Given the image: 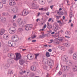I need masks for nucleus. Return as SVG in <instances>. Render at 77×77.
<instances>
[{
  "mask_svg": "<svg viewBox=\"0 0 77 77\" xmlns=\"http://www.w3.org/2000/svg\"><path fill=\"white\" fill-rule=\"evenodd\" d=\"M33 25L32 24L27 25L25 26V29L26 30H30L32 29Z\"/></svg>",
  "mask_w": 77,
  "mask_h": 77,
  "instance_id": "f257e3e1",
  "label": "nucleus"
},
{
  "mask_svg": "<svg viewBox=\"0 0 77 77\" xmlns=\"http://www.w3.org/2000/svg\"><path fill=\"white\" fill-rule=\"evenodd\" d=\"M15 54L16 57V58H14V60H18V59H21V55L20 53H15Z\"/></svg>",
  "mask_w": 77,
  "mask_h": 77,
  "instance_id": "f03ea898",
  "label": "nucleus"
},
{
  "mask_svg": "<svg viewBox=\"0 0 77 77\" xmlns=\"http://www.w3.org/2000/svg\"><path fill=\"white\" fill-rule=\"evenodd\" d=\"M54 65V62L52 60H51L48 63V65L50 66V68H52V67Z\"/></svg>",
  "mask_w": 77,
  "mask_h": 77,
  "instance_id": "7ed1b4c3",
  "label": "nucleus"
},
{
  "mask_svg": "<svg viewBox=\"0 0 77 77\" xmlns=\"http://www.w3.org/2000/svg\"><path fill=\"white\" fill-rule=\"evenodd\" d=\"M16 31V29L15 27H11V29L9 30V32L10 33H14V32H15Z\"/></svg>",
  "mask_w": 77,
  "mask_h": 77,
  "instance_id": "20e7f679",
  "label": "nucleus"
},
{
  "mask_svg": "<svg viewBox=\"0 0 77 77\" xmlns=\"http://www.w3.org/2000/svg\"><path fill=\"white\" fill-rule=\"evenodd\" d=\"M8 57H10L11 59H14L15 58V55L12 53H9L8 54Z\"/></svg>",
  "mask_w": 77,
  "mask_h": 77,
  "instance_id": "39448f33",
  "label": "nucleus"
},
{
  "mask_svg": "<svg viewBox=\"0 0 77 77\" xmlns=\"http://www.w3.org/2000/svg\"><path fill=\"white\" fill-rule=\"evenodd\" d=\"M6 18L5 17H1L0 18V21L2 23H5L6 21Z\"/></svg>",
  "mask_w": 77,
  "mask_h": 77,
  "instance_id": "423d86ee",
  "label": "nucleus"
},
{
  "mask_svg": "<svg viewBox=\"0 0 77 77\" xmlns=\"http://www.w3.org/2000/svg\"><path fill=\"white\" fill-rule=\"evenodd\" d=\"M30 69L32 71L34 72L35 71L36 69V67L34 66H31Z\"/></svg>",
  "mask_w": 77,
  "mask_h": 77,
  "instance_id": "0eeeda50",
  "label": "nucleus"
},
{
  "mask_svg": "<svg viewBox=\"0 0 77 77\" xmlns=\"http://www.w3.org/2000/svg\"><path fill=\"white\" fill-rule=\"evenodd\" d=\"M9 35H8V34H5L4 35L3 38L4 39L6 40L9 38Z\"/></svg>",
  "mask_w": 77,
  "mask_h": 77,
  "instance_id": "6e6552de",
  "label": "nucleus"
},
{
  "mask_svg": "<svg viewBox=\"0 0 77 77\" xmlns=\"http://www.w3.org/2000/svg\"><path fill=\"white\" fill-rule=\"evenodd\" d=\"M8 45L11 47H13V42L11 41H8Z\"/></svg>",
  "mask_w": 77,
  "mask_h": 77,
  "instance_id": "1a4fd4ad",
  "label": "nucleus"
},
{
  "mask_svg": "<svg viewBox=\"0 0 77 77\" xmlns=\"http://www.w3.org/2000/svg\"><path fill=\"white\" fill-rule=\"evenodd\" d=\"M17 22L19 26H20V25H21V24H22V23H23V21L21 20V19H19L17 21Z\"/></svg>",
  "mask_w": 77,
  "mask_h": 77,
  "instance_id": "9d476101",
  "label": "nucleus"
},
{
  "mask_svg": "<svg viewBox=\"0 0 77 77\" xmlns=\"http://www.w3.org/2000/svg\"><path fill=\"white\" fill-rule=\"evenodd\" d=\"M7 62L9 64H12V60L10 59H8L7 60Z\"/></svg>",
  "mask_w": 77,
  "mask_h": 77,
  "instance_id": "9b49d317",
  "label": "nucleus"
},
{
  "mask_svg": "<svg viewBox=\"0 0 77 77\" xmlns=\"http://www.w3.org/2000/svg\"><path fill=\"white\" fill-rule=\"evenodd\" d=\"M47 24L48 26L47 28L49 29H52V26L51 25H50V23H48Z\"/></svg>",
  "mask_w": 77,
  "mask_h": 77,
  "instance_id": "f8f14e48",
  "label": "nucleus"
},
{
  "mask_svg": "<svg viewBox=\"0 0 77 77\" xmlns=\"http://www.w3.org/2000/svg\"><path fill=\"white\" fill-rule=\"evenodd\" d=\"M73 58L75 60H77V56L76 54H74L73 55Z\"/></svg>",
  "mask_w": 77,
  "mask_h": 77,
  "instance_id": "ddd939ff",
  "label": "nucleus"
},
{
  "mask_svg": "<svg viewBox=\"0 0 77 77\" xmlns=\"http://www.w3.org/2000/svg\"><path fill=\"white\" fill-rule=\"evenodd\" d=\"M73 50H74V49L72 48H71L70 49V50H69V52L70 54H71L73 53Z\"/></svg>",
  "mask_w": 77,
  "mask_h": 77,
  "instance_id": "4468645a",
  "label": "nucleus"
},
{
  "mask_svg": "<svg viewBox=\"0 0 77 77\" xmlns=\"http://www.w3.org/2000/svg\"><path fill=\"white\" fill-rule=\"evenodd\" d=\"M19 63L21 65H23V63H24V60H19Z\"/></svg>",
  "mask_w": 77,
  "mask_h": 77,
  "instance_id": "2eb2a0df",
  "label": "nucleus"
},
{
  "mask_svg": "<svg viewBox=\"0 0 77 77\" xmlns=\"http://www.w3.org/2000/svg\"><path fill=\"white\" fill-rule=\"evenodd\" d=\"M17 11H18V9L17 8H14L12 10V11H13L14 13H16Z\"/></svg>",
  "mask_w": 77,
  "mask_h": 77,
  "instance_id": "dca6fc26",
  "label": "nucleus"
},
{
  "mask_svg": "<svg viewBox=\"0 0 77 77\" xmlns=\"http://www.w3.org/2000/svg\"><path fill=\"white\" fill-rule=\"evenodd\" d=\"M30 75L32 77H38L39 76H35V73L33 72H31L30 73Z\"/></svg>",
  "mask_w": 77,
  "mask_h": 77,
  "instance_id": "f3484780",
  "label": "nucleus"
},
{
  "mask_svg": "<svg viewBox=\"0 0 77 77\" xmlns=\"http://www.w3.org/2000/svg\"><path fill=\"white\" fill-rule=\"evenodd\" d=\"M5 29H2L1 30V35H3V34H4V33H5Z\"/></svg>",
  "mask_w": 77,
  "mask_h": 77,
  "instance_id": "a211bd4d",
  "label": "nucleus"
},
{
  "mask_svg": "<svg viewBox=\"0 0 77 77\" xmlns=\"http://www.w3.org/2000/svg\"><path fill=\"white\" fill-rule=\"evenodd\" d=\"M48 69V66H47L46 65H45L43 66V69H46V70H47Z\"/></svg>",
  "mask_w": 77,
  "mask_h": 77,
  "instance_id": "6ab92c4d",
  "label": "nucleus"
},
{
  "mask_svg": "<svg viewBox=\"0 0 77 77\" xmlns=\"http://www.w3.org/2000/svg\"><path fill=\"white\" fill-rule=\"evenodd\" d=\"M75 68H73L74 72H76L77 71V66H75Z\"/></svg>",
  "mask_w": 77,
  "mask_h": 77,
  "instance_id": "aec40b11",
  "label": "nucleus"
},
{
  "mask_svg": "<svg viewBox=\"0 0 77 77\" xmlns=\"http://www.w3.org/2000/svg\"><path fill=\"white\" fill-rule=\"evenodd\" d=\"M66 34H67V35H70V34H71V32L70 31H67L65 32Z\"/></svg>",
  "mask_w": 77,
  "mask_h": 77,
  "instance_id": "412c9836",
  "label": "nucleus"
},
{
  "mask_svg": "<svg viewBox=\"0 0 77 77\" xmlns=\"http://www.w3.org/2000/svg\"><path fill=\"white\" fill-rule=\"evenodd\" d=\"M63 38H64L63 37H59L58 38V39L59 40V41H63Z\"/></svg>",
  "mask_w": 77,
  "mask_h": 77,
  "instance_id": "4be33fe9",
  "label": "nucleus"
},
{
  "mask_svg": "<svg viewBox=\"0 0 77 77\" xmlns=\"http://www.w3.org/2000/svg\"><path fill=\"white\" fill-rule=\"evenodd\" d=\"M46 56L47 57H50V53L48 52H46Z\"/></svg>",
  "mask_w": 77,
  "mask_h": 77,
  "instance_id": "5701e85b",
  "label": "nucleus"
},
{
  "mask_svg": "<svg viewBox=\"0 0 77 77\" xmlns=\"http://www.w3.org/2000/svg\"><path fill=\"white\" fill-rule=\"evenodd\" d=\"M35 59H37V57L39 55V54H35Z\"/></svg>",
  "mask_w": 77,
  "mask_h": 77,
  "instance_id": "b1692460",
  "label": "nucleus"
},
{
  "mask_svg": "<svg viewBox=\"0 0 77 77\" xmlns=\"http://www.w3.org/2000/svg\"><path fill=\"white\" fill-rule=\"evenodd\" d=\"M63 68L64 69V71H65L66 69H67V70H68V66H63Z\"/></svg>",
  "mask_w": 77,
  "mask_h": 77,
  "instance_id": "393cba45",
  "label": "nucleus"
},
{
  "mask_svg": "<svg viewBox=\"0 0 77 77\" xmlns=\"http://www.w3.org/2000/svg\"><path fill=\"white\" fill-rule=\"evenodd\" d=\"M8 73L9 74H13V72H12V71L9 70Z\"/></svg>",
  "mask_w": 77,
  "mask_h": 77,
  "instance_id": "a878e982",
  "label": "nucleus"
},
{
  "mask_svg": "<svg viewBox=\"0 0 77 77\" xmlns=\"http://www.w3.org/2000/svg\"><path fill=\"white\" fill-rule=\"evenodd\" d=\"M64 45L65 47H69V45H70V44L68 43H65L64 44Z\"/></svg>",
  "mask_w": 77,
  "mask_h": 77,
  "instance_id": "bb28decb",
  "label": "nucleus"
},
{
  "mask_svg": "<svg viewBox=\"0 0 77 77\" xmlns=\"http://www.w3.org/2000/svg\"><path fill=\"white\" fill-rule=\"evenodd\" d=\"M39 3L40 4V5H44L45 4L44 2L43 1H40L39 2Z\"/></svg>",
  "mask_w": 77,
  "mask_h": 77,
  "instance_id": "cd10ccee",
  "label": "nucleus"
},
{
  "mask_svg": "<svg viewBox=\"0 0 77 77\" xmlns=\"http://www.w3.org/2000/svg\"><path fill=\"white\" fill-rule=\"evenodd\" d=\"M6 0H2V3L3 4H6Z\"/></svg>",
  "mask_w": 77,
  "mask_h": 77,
  "instance_id": "c85d7f7f",
  "label": "nucleus"
},
{
  "mask_svg": "<svg viewBox=\"0 0 77 77\" xmlns=\"http://www.w3.org/2000/svg\"><path fill=\"white\" fill-rule=\"evenodd\" d=\"M13 2V1L12 0H10L9 2V5H12V3Z\"/></svg>",
  "mask_w": 77,
  "mask_h": 77,
  "instance_id": "c756f323",
  "label": "nucleus"
},
{
  "mask_svg": "<svg viewBox=\"0 0 77 77\" xmlns=\"http://www.w3.org/2000/svg\"><path fill=\"white\" fill-rule=\"evenodd\" d=\"M29 59V57H28L26 56H25L24 57V59L25 60H27V59Z\"/></svg>",
  "mask_w": 77,
  "mask_h": 77,
  "instance_id": "7c9ffc66",
  "label": "nucleus"
},
{
  "mask_svg": "<svg viewBox=\"0 0 77 77\" xmlns=\"http://www.w3.org/2000/svg\"><path fill=\"white\" fill-rule=\"evenodd\" d=\"M72 13L71 12L69 14V17L70 18H72Z\"/></svg>",
  "mask_w": 77,
  "mask_h": 77,
  "instance_id": "2f4dec72",
  "label": "nucleus"
},
{
  "mask_svg": "<svg viewBox=\"0 0 77 77\" xmlns=\"http://www.w3.org/2000/svg\"><path fill=\"white\" fill-rule=\"evenodd\" d=\"M3 15L4 16H8V15H9V14L8 13H3Z\"/></svg>",
  "mask_w": 77,
  "mask_h": 77,
  "instance_id": "473e14b6",
  "label": "nucleus"
},
{
  "mask_svg": "<svg viewBox=\"0 0 77 77\" xmlns=\"http://www.w3.org/2000/svg\"><path fill=\"white\" fill-rule=\"evenodd\" d=\"M10 64L9 63H7L6 64V66L7 67V68H9V67L10 65H9Z\"/></svg>",
  "mask_w": 77,
  "mask_h": 77,
  "instance_id": "72a5a7b5",
  "label": "nucleus"
},
{
  "mask_svg": "<svg viewBox=\"0 0 77 77\" xmlns=\"http://www.w3.org/2000/svg\"><path fill=\"white\" fill-rule=\"evenodd\" d=\"M56 17L57 20H59V18L61 17V16H56Z\"/></svg>",
  "mask_w": 77,
  "mask_h": 77,
  "instance_id": "f704fd0d",
  "label": "nucleus"
},
{
  "mask_svg": "<svg viewBox=\"0 0 77 77\" xmlns=\"http://www.w3.org/2000/svg\"><path fill=\"white\" fill-rule=\"evenodd\" d=\"M16 4V3L14 2H13L11 4V5H10V6H14V5H15Z\"/></svg>",
  "mask_w": 77,
  "mask_h": 77,
  "instance_id": "c9c22d12",
  "label": "nucleus"
},
{
  "mask_svg": "<svg viewBox=\"0 0 77 77\" xmlns=\"http://www.w3.org/2000/svg\"><path fill=\"white\" fill-rule=\"evenodd\" d=\"M19 73L20 74H23V71H22V70H20V71L19 72Z\"/></svg>",
  "mask_w": 77,
  "mask_h": 77,
  "instance_id": "e433bc0d",
  "label": "nucleus"
},
{
  "mask_svg": "<svg viewBox=\"0 0 77 77\" xmlns=\"http://www.w3.org/2000/svg\"><path fill=\"white\" fill-rule=\"evenodd\" d=\"M29 12L28 13H27L26 14V11H25V12H24V14H23V12L22 13V15H27V14H29ZM25 14H26L25 15Z\"/></svg>",
  "mask_w": 77,
  "mask_h": 77,
  "instance_id": "4c0bfd02",
  "label": "nucleus"
},
{
  "mask_svg": "<svg viewBox=\"0 0 77 77\" xmlns=\"http://www.w3.org/2000/svg\"><path fill=\"white\" fill-rule=\"evenodd\" d=\"M15 39V41H16V42H17V41H18V37H16V39Z\"/></svg>",
  "mask_w": 77,
  "mask_h": 77,
  "instance_id": "58836bf2",
  "label": "nucleus"
},
{
  "mask_svg": "<svg viewBox=\"0 0 77 77\" xmlns=\"http://www.w3.org/2000/svg\"><path fill=\"white\" fill-rule=\"evenodd\" d=\"M18 30L21 32H22L23 31V29H22L21 28H19L18 29Z\"/></svg>",
  "mask_w": 77,
  "mask_h": 77,
  "instance_id": "ea45409f",
  "label": "nucleus"
},
{
  "mask_svg": "<svg viewBox=\"0 0 77 77\" xmlns=\"http://www.w3.org/2000/svg\"><path fill=\"white\" fill-rule=\"evenodd\" d=\"M32 7H35V6H36V5H35V3H32Z\"/></svg>",
  "mask_w": 77,
  "mask_h": 77,
  "instance_id": "a19ab883",
  "label": "nucleus"
},
{
  "mask_svg": "<svg viewBox=\"0 0 77 77\" xmlns=\"http://www.w3.org/2000/svg\"><path fill=\"white\" fill-rule=\"evenodd\" d=\"M54 30H55V32H56L57 30V27H54Z\"/></svg>",
  "mask_w": 77,
  "mask_h": 77,
  "instance_id": "79ce46f5",
  "label": "nucleus"
},
{
  "mask_svg": "<svg viewBox=\"0 0 77 77\" xmlns=\"http://www.w3.org/2000/svg\"><path fill=\"white\" fill-rule=\"evenodd\" d=\"M47 1L48 3H51L52 2V0H47Z\"/></svg>",
  "mask_w": 77,
  "mask_h": 77,
  "instance_id": "37998d69",
  "label": "nucleus"
},
{
  "mask_svg": "<svg viewBox=\"0 0 77 77\" xmlns=\"http://www.w3.org/2000/svg\"><path fill=\"white\" fill-rule=\"evenodd\" d=\"M58 75H61L62 74V72L61 71H59L58 73Z\"/></svg>",
  "mask_w": 77,
  "mask_h": 77,
  "instance_id": "c03bdc74",
  "label": "nucleus"
},
{
  "mask_svg": "<svg viewBox=\"0 0 77 77\" xmlns=\"http://www.w3.org/2000/svg\"><path fill=\"white\" fill-rule=\"evenodd\" d=\"M46 27H47V25L46 24H45L44 26L43 27V29H45L46 28Z\"/></svg>",
  "mask_w": 77,
  "mask_h": 77,
  "instance_id": "a18cd8bd",
  "label": "nucleus"
},
{
  "mask_svg": "<svg viewBox=\"0 0 77 77\" xmlns=\"http://www.w3.org/2000/svg\"><path fill=\"white\" fill-rule=\"evenodd\" d=\"M60 12H61L60 11V12H59V11H57V14H58V15H60Z\"/></svg>",
  "mask_w": 77,
  "mask_h": 77,
  "instance_id": "49530a36",
  "label": "nucleus"
},
{
  "mask_svg": "<svg viewBox=\"0 0 77 77\" xmlns=\"http://www.w3.org/2000/svg\"><path fill=\"white\" fill-rule=\"evenodd\" d=\"M61 14H60V15H63V11H62V12H60Z\"/></svg>",
  "mask_w": 77,
  "mask_h": 77,
  "instance_id": "de8ad7c7",
  "label": "nucleus"
},
{
  "mask_svg": "<svg viewBox=\"0 0 77 77\" xmlns=\"http://www.w3.org/2000/svg\"><path fill=\"white\" fill-rule=\"evenodd\" d=\"M36 41V40H32V42H35Z\"/></svg>",
  "mask_w": 77,
  "mask_h": 77,
  "instance_id": "09e8293b",
  "label": "nucleus"
},
{
  "mask_svg": "<svg viewBox=\"0 0 77 77\" xmlns=\"http://www.w3.org/2000/svg\"><path fill=\"white\" fill-rule=\"evenodd\" d=\"M36 38V35H34L33 37H32V39H33L34 38Z\"/></svg>",
  "mask_w": 77,
  "mask_h": 77,
  "instance_id": "8fccbe9b",
  "label": "nucleus"
},
{
  "mask_svg": "<svg viewBox=\"0 0 77 77\" xmlns=\"http://www.w3.org/2000/svg\"><path fill=\"white\" fill-rule=\"evenodd\" d=\"M2 2H0V9H1V8H2V6H2Z\"/></svg>",
  "mask_w": 77,
  "mask_h": 77,
  "instance_id": "3c124183",
  "label": "nucleus"
},
{
  "mask_svg": "<svg viewBox=\"0 0 77 77\" xmlns=\"http://www.w3.org/2000/svg\"><path fill=\"white\" fill-rule=\"evenodd\" d=\"M16 17H17V16L16 15H15L14 16L13 18V19H15V18H16Z\"/></svg>",
  "mask_w": 77,
  "mask_h": 77,
  "instance_id": "603ef678",
  "label": "nucleus"
},
{
  "mask_svg": "<svg viewBox=\"0 0 77 77\" xmlns=\"http://www.w3.org/2000/svg\"><path fill=\"white\" fill-rule=\"evenodd\" d=\"M47 32H48V33H51L52 32V31L51 30L47 31Z\"/></svg>",
  "mask_w": 77,
  "mask_h": 77,
  "instance_id": "864d4df0",
  "label": "nucleus"
},
{
  "mask_svg": "<svg viewBox=\"0 0 77 77\" xmlns=\"http://www.w3.org/2000/svg\"><path fill=\"white\" fill-rule=\"evenodd\" d=\"M16 37H17L16 35H15L14 36L13 38H14V39H16Z\"/></svg>",
  "mask_w": 77,
  "mask_h": 77,
  "instance_id": "5fc2aeb1",
  "label": "nucleus"
},
{
  "mask_svg": "<svg viewBox=\"0 0 77 77\" xmlns=\"http://www.w3.org/2000/svg\"><path fill=\"white\" fill-rule=\"evenodd\" d=\"M52 20V18H50L48 20V21L49 22H50V21H51V20Z\"/></svg>",
  "mask_w": 77,
  "mask_h": 77,
  "instance_id": "6e6d98bb",
  "label": "nucleus"
},
{
  "mask_svg": "<svg viewBox=\"0 0 77 77\" xmlns=\"http://www.w3.org/2000/svg\"><path fill=\"white\" fill-rule=\"evenodd\" d=\"M43 35V37H45V36H46L47 35V34H44V35Z\"/></svg>",
  "mask_w": 77,
  "mask_h": 77,
  "instance_id": "4d7b16f0",
  "label": "nucleus"
},
{
  "mask_svg": "<svg viewBox=\"0 0 77 77\" xmlns=\"http://www.w3.org/2000/svg\"><path fill=\"white\" fill-rule=\"evenodd\" d=\"M65 37H66V38H68V39H69V38H70V37L69 36H68L66 35L65 36Z\"/></svg>",
  "mask_w": 77,
  "mask_h": 77,
  "instance_id": "13d9d810",
  "label": "nucleus"
},
{
  "mask_svg": "<svg viewBox=\"0 0 77 77\" xmlns=\"http://www.w3.org/2000/svg\"><path fill=\"white\" fill-rule=\"evenodd\" d=\"M13 25L14 26H15V27H17V25L15 23H13Z\"/></svg>",
  "mask_w": 77,
  "mask_h": 77,
  "instance_id": "bf43d9fd",
  "label": "nucleus"
},
{
  "mask_svg": "<svg viewBox=\"0 0 77 77\" xmlns=\"http://www.w3.org/2000/svg\"><path fill=\"white\" fill-rule=\"evenodd\" d=\"M39 38H43V35H40L39 36Z\"/></svg>",
  "mask_w": 77,
  "mask_h": 77,
  "instance_id": "052dcab7",
  "label": "nucleus"
},
{
  "mask_svg": "<svg viewBox=\"0 0 77 77\" xmlns=\"http://www.w3.org/2000/svg\"><path fill=\"white\" fill-rule=\"evenodd\" d=\"M54 6V5H51L50 6V8H51V9H53V7Z\"/></svg>",
  "mask_w": 77,
  "mask_h": 77,
  "instance_id": "680f3d73",
  "label": "nucleus"
},
{
  "mask_svg": "<svg viewBox=\"0 0 77 77\" xmlns=\"http://www.w3.org/2000/svg\"><path fill=\"white\" fill-rule=\"evenodd\" d=\"M52 51L51 50V49H50L48 50V51H49V52H51V51Z\"/></svg>",
  "mask_w": 77,
  "mask_h": 77,
  "instance_id": "e2e57ef3",
  "label": "nucleus"
},
{
  "mask_svg": "<svg viewBox=\"0 0 77 77\" xmlns=\"http://www.w3.org/2000/svg\"><path fill=\"white\" fill-rule=\"evenodd\" d=\"M46 20H43V23H45L46 22Z\"/></svg>",
  "mask_w": 77,
  "mask_h": 77,
  "instance_id": "0e129e2a",
  "label": "nucleus"
},
{
  "mask_svg": "<svg viewBox=\"0 0 77 77\" xmlns=\"http://www.w3.org/2000/svg\"><path fill=\"white\" fill-rule=\"evenodd\" d=\"M44 47H48V45H44Z\"/></svg>",
  "mask_w": 77,
  "mask_h": 77,
  "instance_id": "69168bd1",
  "label": "nucleus"
},
{
  "mask_svg": "<svg viewBox=\"0 0 77 77\" xmlns=\"http://www.w3.org/2000/svg\"><path fill=\"white\" fill-rule=\"evenodd\" d=\"M60 32V31H58V32H56V33H55V35H56L57 34H59V32Z\"/></svg>",
  "mask_w": 77,
  "mask_h": 77,
  "instance_id": "338daca9",
  "label": "nucleus"
},
{
  "mask_svg": "<svg viewBox=\"0 0 77 77\" xmlns=\"http://www.w3.org/2000/svg\"><path fill=\"white\" fill-rule=\"evenodd\" d=\"M43 9H44V8H41V11H44V10H43Z\"/></svg>",
  "mask_w": 77,
  "mask_h": 77,
  "instance_id": "774afa93",
  "label": "nucleus"
}]
</instances>
